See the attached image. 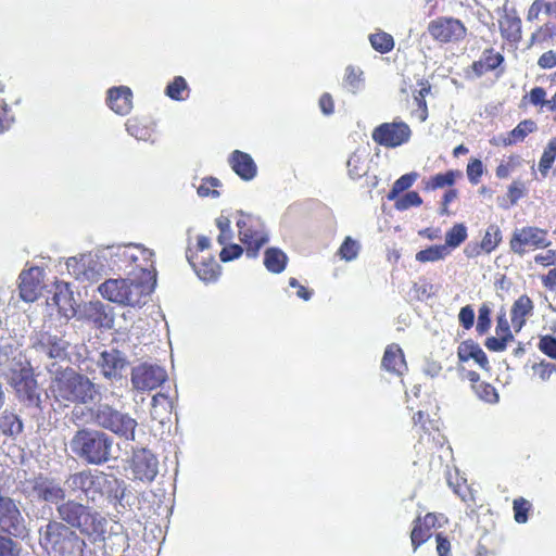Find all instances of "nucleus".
Segmentation results:
<instances>
[{"label":"nucleus","mask_w":556,"mask_h":556,"mask_svg":"<svg viewBox=\"0 0 556 556\" xmlns=\"http://www.w3.org/2000/svg\"><path fill=\"white\" fill-rule=\"evenodd\" d=\"M462 172L458 169H450L445 173L435 174L426 182V189L437 190L445 187H452L456 179L462 177Z\"/></svg>","instance_id":"e433bc0d"},{"label":"nucleus","mask_w":556,"mask_h":556,"mask_svg":"<svg viewBox=\"0 0 556 556\" xmlns=\"http://www.w3.org/2000/svg\"><path fill=\"white\" fill-rule=\"evenodd\" d=\"M498 28L504 42L516 49L522 39V21L516 10L505 11L498 20Z\"/></svg>","instance_id":"dca6fc26"},{"label":"nucleus","mask_w":556,"mask_h":556,"mask_svg":"<svg viewBox=\"0 0 556 556\" xmlns=\"http://www.w3.org/2000/svg\"><path fill=\"white\" fill-rule=\"evenodd\" d=\"M358 252V242L351 237H345L337 253L342 260L350 262L357 257Z\"/></svg>","instance_id":"5fc2aeb1"},{"label":"nucleus","mask_w":556,"mask_h":556,"mask_svg":"<svg viewBox=\"0 0 556 556\" xmlns=\"http://www.w3.org/2000/svg\"><path fill=\"white\" fill-rule=\"evenodd\" d=\"M450 255V250L443 244L431 245L425 250H420L416 253V261L419 263H433L444 260Z\"/></svg>","instance_id":"79ce46f5"},{"label":"nucleus","mask_w":556,"mask_h":556,"mask_svg":"<svg viewBox=\"0 0 556 556\" xmlns=\"http://www.w3.org/2000/svg\"><path fill=\"white\" fill-rule=\"evenodd\" d=\"M0 429L4 434H18L23 431V424L16 415L4 414L0 420Z\"/></svg>","instance_id":"864d4df0"},{"label":"nucleus","mask_w":556,"mask_h":556,"mask_svg":"<svg viewBox=\"0 0 556 556\" xmlns=\"http://www.w3.org/2000/svg\"><path fill=\"white\" fill-rule=\"evenodd\" d=\"M419 85L420 89L414 92V101L417 109L412 111V116L424 123L429 115L426 97L431 92V86L427 80H421Z\"/></svg>","instance_id":"f704fd0d"},{"label":"nucleus","mask_w":556,"mask_h":556,"mask_svg":"<svg viewBox=\"0 0 556 556\" xmlns=\"http://www.w3.org/2000/svg\"><path fill=\"white\" fill-rule=\"evenodd\" d=\"M532 504L525 497H517L513 502L514 519L517 523H526L529 519V513Z\"/></svg>","instance_id":"3c124183"},{"label":"nucleus","mask_w":556,"mask_h":556,"mask_svg":"<svg viewBox=\"0 0 556 556\" xmlns=\"http://www.w3.org/2000/svg\"><path fill=\"white\" fill-rule=\"evenodd\" d=\"M72 296L66 290H56L53 295L48 300V304L55 306L58 312L64 316L67 312L73 309L71 304Z\"/></svg>","instance_id":"de8ad7c7"},{"label":"nucleus","mask_w":556,"mask_h":556,"mask_svg":"<svg viewBox=\"0 0 556 556\" xmlns=\"http://www.w3.org/2000/svg\"><path fill=\"white\" fill-rule=\"evenodd\" d=\"M457 357L462 363L473 359L482 369L488 370L490 368L486 354L473 340H466L459 343L457 348Z\"/></svg>","instance_id":"a878e982"},{"label":"nucleus","mask_w":556,"mask_h":556,"mask_svg":"<svg viewBox=\"0 0 556 556\" xmlns=\"http://www.w3.org/2000/svg\"><path fill=\"white\" fill-rule=\"evenodd\" d=\"M165 94L175 101L186 100L189 96V88L186 79L182 76H175L166 86Z\"/></svg>","instance_id":"37998d69"},{"label":"nucleus","mask_w":556,"mask_h":556,"mask_svg":"<svg viewBox=\"0 0 556 556\" xmlns=\"http://www.w3.org/2000/svg\"><path fill=\"white\" fill-rule=\"evenodd\" d=\"M495 337H489L484 341L485 348L491 352H503L507 344L514 340L510 326L505 313L496 316Z\"/></svg>","instance_id":"4be33fe9"},{"label":"nucleus","mask_w":556,"mask_h":556,"mask_svg":"<svg viewBox=\"0 0 556 556\" xmlns=\"http://www.w3.org/2000/svg\"><path fill=\"white\" fill-rule=\"evenodd\" d=\"M211 239L200 235L193 247H188L186 257L197 276L205 282H214L220 275V266L210 252Z\"/></svg>","instance_id":"423d86ee"},{"label":"nucleus","mask_w":556,"mask_h":556,"mask_svg":"<svg viewBox=\"0 0 556 556\" xmlns=\"http://www.w3.org/2000/svg\"><path fill=\"white\" fill-rule=\"evenodd\" d=\"M522 103H530L536 108H540V111H543L546 108L549 112H556V92L553 97L547 100L546 91L543 87L536 86L530 90L529 93L523 96Z\"/></svg>","instance_id":"2f4dec72"},{"label":"nucleus","mask_w":556,"mask_h":556,"mask_svg":"<svg viewBox=\"0 0 556 556\" xmlns=\"http://www.w3.org/2000/svg\"><path fill=\"white\" fill-rule=\"evenodd\" d=\"M416 178H417V174H415V173L402 175L392 185V188L388 194V199L394 200L401 192L408 190L415 182Z\"/></svg>","instance_id":"603ef678"},{"label":"nucleus","mask_w":556,"mask_h":556,"mask_svg":"<svg viewBox=\"0 0 556 556\" xmlns=\"http://www.w3.org/2000/svg\"><path fill=\"white\" fill-rule=\"evenodd\" d=\"M503 62V54L495 52L493 48H488L482 52L480 59L472 63L471 68L480 77L488 72L496 70Z\"/></svg>","instance_id":"c85d7f7f"},{"label":"nucleus","mask_w":556,"mask_h":556,"mask_svg":"<svg viewBox=\"0 0 556 556\" xmlns=\"http://www.w3.org/2000/svg\"><path fill=\"white\" fill-rule=\"evenodd\" d=\"M412 137V129L403 121L382 123L374 128L372 140L384 148L393 149L407 143Z\"/></svg>","instance_id":"9b49d317"},{"label":"nucleus","mask_w":556,"mask_h":556,"mask_svg":"<svg viewBox=\"0 0 556 556\" xmlns=\"http://www.w3.org/2000/svg\"><path fill=\"white\" fill-rule=\"evenodd\" d=\"M144 285L130 279H108L98 288L103 299L122 304L135 306L140 304L146 295Z\"/></svg>","instance_id":"6e6552de"},{"label":"nucleus","mask_w":556,"mask_h":556,"mask_svg":"<svg viewBox=\"0 0 556 556\" xmlns=\"http://www.w3.org/2000/svg\"><path fill=\"white\" fill-rule=\"evenodd\" d=\"M236 225L247 256L255 258L261 249L269 241L263 220L257 216L239 211Z\"/></svg>","instance_id":"0eeeda50"},{"label":"nucleus","mask_w":556,"mask_h":556,"mask_svg":"<svg viewBox=\"0 0 556 556\" xmlns=\"http://www.w3.org/2000/svg\"><path fill=\"white\" fill-rule=\"evenodd\" d=\"M538 126L536 123L532 119H523L518 125L498 138V141L504 147L515 146L519 142H522L527 136L536 131Z\"/></svg>","instance_id":"cd10ccee"},{"label":"nucleus","mask_w":556,"mask_h":556,"mask_svg":"<svg viewBox=\"0 0 556 556\" xmlns=\"http://www.w3.org/2000/svg\"><path fill=\"white\" fill-rule=\"evenodd\" d=\"M126 130L137 140L149 141L152 140L154 136V127L153 124L147 118L142 117H131L126 122Z\"/></svg>","instance_id":"c756f323"},{"label":"nucleus","mask_w":556,"mask_h":556,"mask_svg":"<svg viewBox=\"0 0 556 556\" xmlns=\"http://www.w3.org/2000/svg\"><path fill=\"white\" fill-rule=\"evenodd\" d=\"M491 327V309L488 305L483 304L480 306L478 312V321L476 330L479 334H485Z\"/></svg>","instance_id":"bf43d9fd"},{"label":"nucleus","mask_w":556,"mask_h":556,"mask_svg":"<svg viewBox=\"0 0 556 556\" xmlns=\"http://www.w3.org/2000/svg\"><path fill=\"white\" fill-rule=\"evenodd\" d=\"M49 389L54 401L64 407L86 405L100 395L98 384L72 367L58 370Z\"/></svg>","instance_id":"f257e3e1"},{"label":"nucleus","mask_w":556,"mask_h":556,"mask_svg":"<svg viewBox=\"0 0 556 556\" xmlns=\"http://www.w3.org/2000/svg\"><path fill=\"white\" fill-rule=\"evenodd\" d=\"M467 237V227L463 223H457L446 231L445 243L443 245L451 252L465 242Z\"/></svg>","instance_id":"a19ab883"},{"label":"nucleus","mask_w":556,"mask_h":556,"mask_svg":"<svg viewBox=\"0 0 556 556\" xmlns=\"http://www.w3.org/2000/svg\"><path fill=\"white\" fill-rule=\"evenodd\" d=\"M288 264L287 254L278 248H268L264 252V266L273 274L282 273Z\"/></svg>","instance_id":"473e14b6"},{"label":"nucleus","mask_w":556,"mask_h":556,"mask_svg":"<svg viewBox=\"0 0 556 556\" xmlns=\"http://www.w3.org/2000/svg\"><path fill=\"white\" fill-rule=\"evenodd\" d=\"M33 491L46 502H59L65 498V491L53 480L39 476L33 481Z\"/></svg>","instance_id":"393cba45"},{"label":"nucleus","mask_w":556,"mask_h":556,"mask_svg":"<svg viewBox=\"0 0 556 556\" xmlns=\"http://www.w3.org/2000/svg\"><path fill=\"white\" fill-rule=\"evenodd\" d=\"M157 459L152 453L146 450L136 453L131 463L135 479L152 481L157 475Z\"/></svg>","instance_id":"aec40b11"},{"label":"nucleus","mask_w":556,"mask_h":556,"mask_svg":"<svg viewBox=\"0 0 556 556\" xmlns=\"http://www.w3.org/2000/svg\"><path fill=\"white\" fill-rule=\"evenodd\" d=\"M413 424L418 434L415 444L416 453L422 457L433 455L446 443V439L440 429V418L437 414L433 417L429 413L418 410L413 416Z\"/></svg>","instance_id":"39448f33"},{"label":"nucleus","mask_w":556,"mask_h":556,"mask_svg":"<svg viewBox=\"0 0 556 556\" xmlns=\"http://www.w3.org/2000/svg\"><path fill=\"white\" fill-rule=\"evenodd\" d=\"M428 33L435 41L450 43L463 40L467 28L458 18L440 16L429 23Z\"/></svg>","instance_id":"f8f14e48"},{"label":"nucleus","mask_w":556,"mask_h":556,"mask_svg":"<svg viewBox=\"0 0 556 556\" xmlns=\"http://www.w3.org/2000/svg\"><path fill=\"white\" fill-rule=\"evenodd\" d=\"M21 547L10 536L0 534V556H20Z\"/></svg>","instance_id":"052dcab7"},{"label":"nucleus","mask_w":556,"mask_h":556,"mask_svg":"<svg viewBox=\"0 0 556 556\" xmlns=\"http://www.w3.org/2000/svg\"><path fill=\"white\" fill-rule=\"evenodd\" d=\"M534 263L543 267L556 266V250L545 249L534 256Z\"/></svg>","instance_id":"69168bd1"},{"label":"nucleus","mask_w":556,"mask_h":556,"mask_svg":"<svg viewBox=\"0 0 556 556\" xmlns=\"http://www.w3.org/2000/svg\"><path fill=\"white\" fill-rule=\"evenodd\" d=\"M527 187L526 184L521 180H514L508 187L506 191V199L511 206L516 205L520 199L526 197Z\"/></svg>","instance_id":"6e6d98bb"},{"label":"nucleus","mask_w":556,"mask_h":556,"mask_svg":"<svg viewBox=\"0 0 556 556\" xmlns=\"http://www.w3.org/2000/svg\"><path fill=\"white\" fill-rule=\"evenodd\" d=\"M556 160V137L552 138L543 150L539 161V170L543 177H546Z\"/></svg>","instance_id":"c03bdc74"},{"label":"nucleus","mask_w":556,"mask_h":556,"mask_svg":"<svg viewBox=\"0 0 556 556\" xmlns=\"http://www.w3.org/2000/svg\"><path fill=\"white\" fill-rule=\"evenodd\" d=\"M103 478L104 482L99 488V498L105 496L109 500L122 501L125 496L124 481L105 472Z\"/></svg>","instance_id":"7c9ffc66"},{"label":"nucleus","mask_w":556,"mask_h":556,"mask_svg":"<svg viewBox=\"0 0 556 556\" xmlns=\"http://www.w3.org/2000/svg\"><path fill=\"white\" fill-rule=\"evenodd\" d=\"M538 348L546 356L556 359V337L552 334L541 336Z\"/></svg>","instance_id":"680f3d73"},{"label":"nucleus","mask_w":556,"mask_h":556,"mask_svg":"<svg viewBox=\"0 0 556 556\" xmlns=\"http://www.w3.org/2000/svg\"><path fill=\"white\" fill-rule=\"evenodd\" d=\"M224 248L219 252V258L222 262L227 263L233 260L239 258L243 251H245L240 244L237 243H228L223 245Z\"/></svg>","instance_id":"e2e57ef3"},{"label":"nucleus","mask_w":556,"mask_h":556,"mask_svg":"<svg viewBox=\"0 0 556 556\" xmlns=\"http://www.w3.org/2000/svg\"><path fill=\"white\" fill-rule=\"evenodd\" d=\"M166 378V371L157 365L141 364L131 370L132 387L141 392L157 389Z\"/></svg>","instance_id":"ddd939ff"},{"label":"nucleus","mask_w":556,"mask_h":556,"mask_svg":"<svg viewBox=\"0 0 556 556\" xmlns=\"http://www.w3.org/2000/svg\"><path fill=\"white\" fill-rule=\"evenodd\" d=\"M458 320L462 327L469 330L475 324V311L470 305H466L460 308L458 314Z\"/></svg>","instance_id":"0e129e2a"},{"label":"nucleus","mask_w":556,"mask_h":556,"mask_svg":"<svg viewBox=\"0 0 556 556\" xmlns=\"http://www.w3.org/2000/svg\"><path fill=\"white\" fill-rule=\"evenodd\" d=\"M508 244L514 255L523 257L536 250L547 249L552 241L548 238L547 229L538 226H523L511 232Z\"/></svg>","instance_id":"1a4fd4ad"},{"label":"nucleus","mask_w":556,"mask_h":556,"mask_svg":"<svg viewBox=\"0 0 556 556\" xmlns=\"http://www.w3.org/2000/svg\"><path fill=\"white\" fill-rule=\"evenodd\" d=\"M41 270L39 267H31L20 274V296L25 302H35L42 291V281L40 279Z\"/></svg>","instance_id":"a211bd4d"},{"label":"nucleus","mask_w":556,"mask_h":556,"mask_svg":"<svg viewBox=\"0 0 556 556\" xmlns=\"http://www.w3.org/2000/svg\"><path fill=\"white\" fill-rule=\"evenodd\" d=\"M108 105L116 114L126 115L132 109V92L129 87H113L108 91Z\"/></svg>","instance_id":"5701e85b"},{"label":"nucleus","mask_w":556,"mask_h":556,"mask_svg":"<svg viewBox=\"0 0 556 556\" xmlns=\"http://www.w3.org/2000/svg\"><path fill=\"white\" fill-rule=\"evenodd\" d=\"M93 418L98 426L114 432L118 437L126 440L135 439L138 424L128 414H123L112 406L104 404L98 406L93 413Z\"/></svg>","instance_id":"9d476101"},{"label":"nucleus","mask_w":556,"mask_h":556,"mask_svg":"<svg viewBox=\"0 0 556 556\" xmlns=\"http://www.w3.org/2000/svg\"><path fill=\"white\" fill-rule=\"evenodd\" d=\"M222 186L220 181L215 177H205L201 180L197 189L198 195L201 198H217L219 197L218 188Z\"/></svg>","instance_id":"09e8293b"},{"label":"nucleus","mask_w":556,"mask_h":556,"mask_svg":"<svg viewBox=\"0 0 556 556\" xmlns=\"http://www.w3.org/2000/svg\"><path fill=\"white\" fill-rule=\"evenodd\" d=\"M437 540V552L439 556H452L451 555V542L442 533L435 535Z\"/></svg>","instance_id":"774afa93"},{"label":"nucleus","mask_w":556,"mask_h":556,"mask_svg":"<svg viewBox=\"0 0 556 556\" xmlns=\"http://www.w3.org/2000/svg\"><path fill=\"white\" fill-rule=\"evenodd\" d=\"M368 154L365 150H355L346 162L348 174L352 179H359L368 172L367 166Z\"/></svg>","instance_id":"72a5a7b5"},{"label":"nucleus","mask_w":556,"mask_h":556,"mask_svg":"<svg viewBox=\"0 0 556 556\" xmlns=\"http://www.w3.org/2000/svg\"><path fill=\"white\" fill-rule=\"evenodd\" d=\"M534 372L543 381L548 380L552 374L556 370V366L552 363L541 362L533 366Z\"/></svg>","instance_id":"338daca9"},{"label":"nucleus","mask_w":556,"mask_h":556,"mask_svg":"<svg viewBox=\"0 0 556 556\" xmlns=\"http://www.w3.org/2000/svg\"><path fill=\"white\" fill-rule=\"evenodd\" d=\"M533 302L527 295H520L513 304L510 309V320L516 332L525 326L527 317L532 314Z\"/></svg>","instance_id":"bb28decb"},{"label":"nucleus","mask_w":556,"mask_h":556,"mask_svg":"<svg viewBox=\"0 0 556 556\" xmlns=\"http://www.w3.org/2000/svg\"><path fill=\"white\" fill-rule=\"evenodd\" d=\"M381 366L384 370L392 375L402 376L404 374V371L407 369V365L403 350L400 348V345L393 343L386 348L381 361Z\"/></svg>","instance_id":"b1692460"},{"label":"nucleus","mask_w":556,"mask_h":556,"mask_svg":"<svg viewBox=\"0 0 556 556\" xmlns=\"http://www.w3.org/2000/svg\"><path fill=\"white\" fill-rule=\"evenodd\" d=\"M502 240L503 235L501 228L496 224H491L488 226L480 242V249L485 253H491L500 245Z\"/></svg>","instance_id":"ea45409f"},{"label":"nucleus","mask_w":556,"mask_h":556,"mask_svg":"<svg viewBox=\"0 0 556 556\" xmlns=\"http://www.w3.org/2000/svg\"><path fill=\"white\" fill-rule=\"evenodd\" d=\"M437 527H439V519L438 515L434 513H427L425 516L415 518L410 531L413 549L416 551L426 543L432 536L433 530Z\"/></svg>","instance_id":"f3484780"},{"label":"nucleus","mask_w":556,"mask_h":556,"mask_svg":"<svg viewBox=\"0 0 556 556\" xmlns=\"http://www.w3.org/2000/svg\"><path fill=\"white\" fill-rule=\"evenodd\" d=\"M98 366L105 379H121L122 372L127 366V359L117 349L105 350L100 353Z\"/></svg>","instance_id":"2eb2a0df"},{"label":"nucleus","mask_w":556,"mask_h":556,"mask_svg":"<svg viewBox=\"0 0 556 556\" xmlns=\"http://www.w3.org/2000/svg\"><path fill=\"white\" fill-rule=\"evenodd\" d=\"M12 386L21 400L27 401L29 404L39 401L38 384L29 370L15 372L12 377Z\"/></svg>","instance_id":"6ab92c4d"},{"label":"nucleus","mask_w":556,"mask_h":556,"mask_svg":"<svg viewBox=\"0 0 556 556\" xmlns=\"http://www.w3.org/2000/svg\"><path fill=\"white\" fill-rule=\"evenodd\" d=\"M483 173L484 166L482 161L477 157L470 159L466 167V174L469 182L471 185H478L481 180Z\"/></svg>","instance_id":"4d7b16f0"},{"label":"nucleus","mask_w":556,"mask_h":556,"mask_svg":"<svg viewBox=\"0 0 556 556\" xmlns=\"http://www.w3.org/2000/svg\"><path fill=\"white\" fill-rule=\"evenodd\" d=\"M228 164L243 181H251L257 175V165L247 152L233 150L228 156Z\"/></svg>","instance_id":"412c9836"},{"label":"nucleus","mask_w":556,"mask_h":556,"mask_svg":"<svg viewBox=\"0 0 556 556\" xmlns=\"http://www.w3.org/2000/svg\"><path fill=\"white\" fill-rule=\"evenodd\" d=\"M541 13L556 18V1L534 0L528 9L527 21H536Z\"/></svg>","instance_id":"4c0bfd02"},{"label":"nucleus","mask_w":556,"mask_h":556,"mask_svg":"<svg viewBox=\"0 0 556 556\" xmlns=\"http://www.w3.org/2000/svg\"><path fill=\"white\" fill-rule=\"evenodd\" d=\"M422 199L416 191H408L399 198L395 202V207L399 211H406L413 206H420Z\"/></svg>","instance_id":"13d9d810"},{"label":"nucleus","mask_w":556,"mask_h":556,"mask_svg":"<svg viewBox=\"0 0 556 556\" xmlns=\"http://www.w3.org/2000/svg\"><path fill=\"white\" fill-rule=\"evenodd\" d=\"M523 159L519 154H510L502 159L495 168L496 178H509L519 167L523 166Z\"/></svg>","instance_id":"c9c22d12"},{"label":"nucleus","mask_w":556,"mask_h":556,"mask_svg":"<svg viewBox=\"0 0 556 556\" xmlns=\"http://www.w3.org/2000/svg\"><path fill=\"white\" fill-rule=\"evenodd\" d=\"M472 390L480 400L486 403L493 404L498 401L496 389L489 382L481 381L478 384H472Z\"/></svg>","instance_id":"8fccbe9b"},{"label":"nucleus","mask_w":556,"mask_h":556,"mask_svg":"<svg viewBox=\"0 0 556 556\" xmlns=\"http://www.w3.org/2000/svg\"><path fill=\"white\" fill-rule=\"evenodd\" d=\"M39 534L40 544L55 556H78L86 546L85 540L62 520H50Z\"/></svg>","instance_id":"7ed1b4c3"},{"label":"nucleus","mask_w":556,"mask_h":556,"mask_svg":"<svg viewBox=\"0 0 556 556\" xmlns=\"http://www.w3.org/2000/svg\"><path fill=\"white\" fill-rule=\"evenodd\" d=\"M371 47L379 53H389L394 48L393 37L386 31H378L369 36Z\"/></svg>","instance_id":"a18cd8bd"},{"label":"nucleus","mask_w":556,"mask_h":556,"mask_svg":"<svg viewBox=\"0 0 556 556\" xmlns=\"http://www.w3.org/2000/svg\"><path fill=\"white\" fill-rule=\"evenodd\" d=\"M113 440L104 432L79 429L73 435L70 446L80 459L92 465H102L110 459Z\"/></svg>","instance_id":"20e7f679"},{"label":"nucleus","mask_w":556,"mask_h":556,"mask_svg":"<svg viewBox=\"0 0 556 556\" xmlns=\"http://www.w3.org/2000/svg\"><path fill=\"white\" fill-rule=\"evenodd\" d=\"M364 85V73L359 67L349 65L345 68L343 87L351 93H356Z\"/></svg>","instance_id":"58836bf2"},{"label":"nucleus","mask_w":556,"mask_h":556,"mask_svg":"<svg viewBox=\"0 0 556 556\" xmlns=\"http://www.w3.org/2000/svg\"><path fill=\"white\" fill-rule=\"evenodd\" d=\"M556 37V24L552 22L541 25L530 37V45L544 43Z\"/></svg>","instance_id":"49530a36"},{"label":"nucleus","mask_w":556,"mask_h":556,"mask_svg":"<svg viewBox=\"0 0 556 556\" xmlns=\"http://www.w3.org/2000/svg\"><path fill=\"white\" fill-rule=\"evenodd\" d=\"M103 471L86 469L70 477L72 490L81 492L92 502L99 498L100 484L104 482Z\"/></svg>","instance_id":"4468645a"},{"label":"nucleus","mask_w":556,"mask_h":556,"mask_svg":"<svg viewBox=\"0 0 556 556\" xmlns=\"http://www.w3.org/2000/svg\"><path fill=\"white\" fill-rule=\"evenodd\" d=\"M56 511L63 522L78 530L91 544L104 542L109 520L96 508L68 500L59 505Z\"/></svg>","instance_id":"f03ea898"}]
</instances>
